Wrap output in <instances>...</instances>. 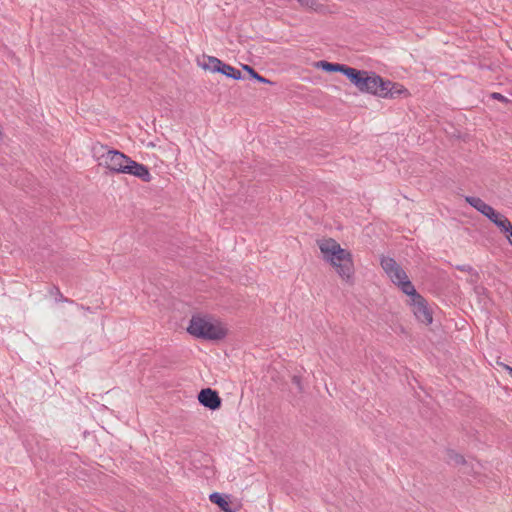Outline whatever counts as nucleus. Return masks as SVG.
Here are the masks:
<instances>
[{"label": "nucleus", "instance_id": "nucleus-20", "mask_svg": "<svg viewBox=\"0 0 512 512\" xmlns=\"http://www.w3.org/2000/svg\"><path fill=\"white\" fill-rule=\"evenodd\" d=\"M494 211H495V209L492 206H490L489 204H487L485 206V208L483 209V211L481 212V214L484 215L485 217L489 218Z\"/></svg>", "mask_w": 512, "mask_h": 512}, {"label": "nucleus", "instance_id": "nucleus-18", "mask_svg": "<svg viewBox=\"0 0 512 512\" xmlns=\"http://www.w3.org/2000/svg\"><path fill=\"white\" fill-rule=\"evenodd\" d=\"M298 3L306 8H309L313 11H320L322 5L317 0H297Z\"/></svg>", "mask_w": 512, "mask_h": 512}, {"label": "nucleus", "instance_id": "nucleus-11", "mask_svg": "<svg viewBox=\"0 0 512 512\" xmlns=\"http://www.w3.org/2000/svg\"><path fill=\"white\" fill-rule=\"evenodd\" d=\"M210 501L216 504L224 512H236L237 507H233L227 500V497L218 492H213L209 496Z\"/></svg>", "mask_w": 512, "mask_h": 512}, {"label": "nucleus", "instance_id": "nucleus-24", "mask_svg": "<svg viewBox=\"0 0 512 512\" xmlns=\"http://www.w3.org/2000/svg\"><path fill=\"white\" fill-rule=\"evenodd\" d=\"M98 147L101 149V150H104L106 147L104 145H101V144H97L93 147V151H94V154H98L99 151H98Z\"/></svg>", "mask_w": 512, "mask_h": 512}, {"label": "nucleus", "instance_id": "nucleus-26", "mask_svg": "<svg viewBox=\"0 0 512 512\" xmlns=\"http://www.w3.org/2000/svg\"><path fill=\"white\" fill-rule=\"evenodd\" d=\"M79 308L83 309V310H86L88 312H92L91 308L90 307H85L84 305H79Z\"/></svg>", "mask_w": 512, "mask_h": 512}, {"label": "nucleus", "instance_id": "nucleus-3", "mask_svg": "<svg viewBox=\"0 0 512 512\" xmlns=\"http://www.w3.org/2000/svg\"><path fill=\"white\" fill-rule=\"evenodd\" d=\"M349 81L362 93L377 96L382 77L375 72L351 67L347 74Z\"/></svg>", "mask_w": 512, "mask_h": 512}, {"label": "nucleus", "instance_id": "nucleus-21", "mask_svg": "<svg viewBox=\"0 0 512 512\" xmlns=\"http://www.w3.org/2000/svg\"><path fill=\"white\" fill-rule=\"evenodd\" d=\"M491 97L493 99H497V100L503 101V102H507L508 101V99L505 96H503L502 94L497 93V92L492 93Z\"/></svg>", "mask_w": 512, "mask_h": 512}, {"label": "nucleus", "instance_id": "nucleus-9", "mask_svg": "<svg viewBox=\"0 0 512 512\" xmlns=\"http://www.w3.org/2000/svg\"><path fill=\"white\" fill-rule=\"evenodd\" d=\"M124 174L133 175L144 182H150L152 178L149 168L146 165L138 163L131 158L128 160Z\"/></svg>", "mask_w": 512, "mask_h": 512}, {"label": "nucleus", "instance_id": "nucleus-19", "mask_svg": "<svg viewBox=\"0 0 512 512\" xmlns=\"http://www.w3.org/2000/svg\"><path fill=\"white\" fill-rule=\"evenodd\" d=\"M448 460H449V462H453L455 465H460V464L465 463L464 457L452 450L448 451Z\"/></svg>", "mask_w": 512, "mask_h": 512}, {"label": "nucleus", "instance_id": "nucleus-23", "mask_svg": "<svg viewBox=\"0 0 512 512\" xmlns=\"http://www.w3.org/2000/svg\"><path fill=\"white\" fill-rule=\"evenodd\" d=\"M292 382L293 384H295L300 390L302 389L301 387V380H300V377L298 376H293L292 378Z\"/></svg>", "mask_w": 512, "mask_h": 512}, {"label": "nucleus", "instance_id": "nucleus-1", "mask_svg": "<svg viewBox=\"0 0 512 512\" xmlns=\"http://www.w3.org/2000/svg\"><path fill=\"white\" fill-rule=\"evenodd\" d=\"M318 246L324 260L335 268L343 280L349 281L354 274L352 254L341 248L340 244L332 238L318 241Z\"/></svg>", "mask_w": 512, "mask_h": 512}, {"label": "nucleus", "instance_id": "nucleus-4", "mask_svg": "<svg viewBox=\"0 0 512 512\" xmlns=\"http://www.w3.org/2000/svg\"><path fill=\"white\" fill-rule=\"evenodd\" d=\"M402 292L410 297V304L417 320L425 325L431 324L433 318L427 301L416 291L411 281L404 283Z\"/></svg>", "mask_w": 512, "mask_h": 512}, {"label": "nucleus", "instance_id": "nucleus-16", "mask_svg": "<svg viewBox=\"0 0 512 512\" xmlns=\"http://www.w3.org/2000/svg\"><path fill=\"white\" fill-rule=\"evenodd\" d=\"M49 293H50V295L55 296V300L57 302L74 303L73 300H70V299L64 297L63 294L61 293L59 287H57V286H52L49 290Z\"/></svg>", "mask_w": 512, "mask_h": 512}, {"label": "nucleus", "instance_id": "nucleus-7", "mask_svg": "<svg viewBox=\"0 0 512 512\" xmlns=\"http://www.w3.org/2000/svg\"><path fill=\"white\" fill-rule=\"evenodd\" d=\"M408 95L409 91L402 84L384 78L381 79L377 97L395 99L402 96L407 97Z\"/></svg>", "mask_w": 512, "mask_h": 512}, {"label": "nucleus", "instance_id": "nucleus-12", "mask_svg": "<svg viewBox=\"0 0 512 512\" xmlns=\"http://www.w3.org/2000/svg\"><path fill=\"white\" fill-rule=\"evenodd\" d=\"M492 223H494L502 233H506L512 227V223L509 219L498 211H494L492 215L488 218Z\"/></svg>", "mask_w": 512, "mask_h": 512}, {"label": "nucleus", "instance_id": "nucleus-13", "mask_svg": "<svg viewBox=\"0 0 512 512\" xmlns=\"http://www.w3.org/2000/svg\"><path fill=\"white\" fill-rule=\"evenodd\" d=\"M222 63V61L214 56H203L202 61L198 60V65L201 66L204 70H209L213 73H217Z\"/></svg>", "mask_w": 512, "mask_h": 512}, {"label": "nucleus", "instance_id": "nucleus-10", "mask_svg": "<svg viewBox=\"0 0 512 512\" xmlns=\"http://www.w3.org/2000/svg\"><path fill=\"white\" fill-rule=\"evenodd\" d=\"M315 66L317 68L322 69L325 72H339L342 73L347 77L348 72L350 71V66L346 64H340V63H332L325 60L318 61Z\"/></svg>", "mask_w": 512, "mask_h": 512}, {"label": "nucleus", "instance_id": "nucleus-25", "mask_svg": "<svg viewBox=\"0 0 512 512\" xmlns=\"http://www.w3.org/2000/svg\"><path fill=\"white\" fill-rule=\"evenodd\" d=\"M503 368L509 373V375L512 377V367L506 364H501Z\"/></svg>", "mask_w": 512, "mask_h": 512}, {"label": "nucleus", "instance_id": "nucleus-15", "mask_svg": "<svg viewBox=\"0 0 512 512\" xmlns=\"http://www.w3.org/2000/svg\"><path fill=\"white\" fill-rule=\"evenodd\" d=\"M465 201L480 213L487 205L481 198L476 196H466Z\"/></svg>", "mask_w": 512, "mask_h": 512}, {"label": "nucleus", "instance_id": "nucleus-6", "mask_svg": "<svg viewBox=\"0 0 512 512\" xmlns=\"http://www.w3.org/2000/svg\"><path fill=\"white\" fill-rule=\"evenodd\" d=\"M104 159V166L112 173H123L126 170L129 157L118 150H107L106 153L101 154Z\"/></svg>", "mask_w": 512, "mask_h": 512}, {"label": "nucleus", "instance_id": "nucleus-22", "mask_svg": "<svg viewBox=\"0 0 512 512\" xmlns=\"http://www.w3.org/2000/svg\"><path fill=\"white\" fill-rule=\"evenodd\" d=\"M456 268L462 272H471L473 270L470 265H459Z\"/></svg>", "mask_w": 512, "mask_h": 512}, {"label": "nucleus", "instance_id": "nucleus-8", "mask_svg": "<svg viewBox=\"0 0 512 512\" xmlns=\"http://www.w3.org/2000/svg\"><path fill=\"white\" fill-rule=\"evenodd\" d=\"M198 401L202 406L212 411L219 409L222 404L218 392L211 388L202 389L198 394Z\"/></svg>", "mask_w": 512, "mask_h": 512}, {"label": "nucleus", "instance_id": "nucleus-17", "mask_svg": "<svg viewBox=\"0 0 512 512\" xmlns=\"http://www.w3.org/2000/svg\"><path fill=\"white\" fill-rule=\"evenodd\" d=\"M242 67H243V69H244L245 71H247V72L249 73V75H250L253 79H255V80H257V81H259V82H261V83H269V84L271 83V81H270V80H268V79H266L265 77L261 76V75H260L259 73H257V72H256V71H255L251 66H249V65H243Z\"/></svg>", "mask_w": 512, "mask_h": 512}, {"label": "nucleus", "instance_id": "nucleus-14", "mask_svg": "<svg viewBox=\"0 0 512 512\" xmlns=\"http://www.w3.org/2000/svg\"><path fill=\"white\" fill-rule=\"evenodd\" d=\"M219 70L217 73H221L225 75L228 78H232L234 80H241L243 78L242 73L240 70L234 68L233 66L226 64L222 61L221 65L219 66Z\"/></svg>", "mask_w": 512, "mask_h": 512}, {"label": "nucleus", "instance_id": "nucleus-5", "mask_svg": "<svg viewBox=\"0 0 512 512\" xmlns=\"http://www.w3.org/2000/svg\"><path fill=\"white\" fill-rule=\"evenodd\" d=\"M380 263L391 281L403 291L404 283L410 281L403 268L392 257L388 256H383Z\"/></svg>", "mask_w": 512, "mask_h": 512}, {"label": "nucleus", "instance_id": "nucleus-2", "mask_svg": "<svg viewBox=\"0 0 512 512\" xmlns=\"http://www.w3.org/2000/svg\"><path fill=\"white\" fill-rule=\"evenodd\" d=\"M187 331L196 338L212 341L222 340L227 335L220 321L200 314L191 317Z\"/></svg>", "mask_w": 512, "mask_h": 512}]
</instances>
